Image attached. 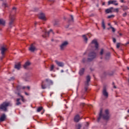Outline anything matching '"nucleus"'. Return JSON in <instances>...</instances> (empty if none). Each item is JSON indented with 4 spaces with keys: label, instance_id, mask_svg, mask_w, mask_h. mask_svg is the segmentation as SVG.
<instances>
[{
    "label": "nucleus",
    "instance_id": "c756f323",
    "mask_svg": "<svg viewBox=\"0 0 129 129\" xmlns=\"http://www.w3.org/2000/svg\"><path fill=\"white\" fill-rule=\"evenodd\" d=\"M112 12H114L115 13H118L119 9H118V8H116V9H113V8Z\"/></svg>",
    "mask_w": 129,
    "mask_h": 129
},
{
    "label": "nucleus",
    "instance_id": "a878e982",
    "mask_svg": "<svg viewBox=\"0 0 129 129\" xmlns=\"http://www.w3.org/2000/svg\"><path fill=\"white\" fill-rule=\"evenodd\" d=\"M5 24H6V21H5L3 19H0V25H2L3 26H5Z\"/></svg>",
    "mask_w": 129,
    "mask_h": 129
},
{
    "label": "nucleus",
    "instance_id": "0e129e2a",
    "mask_svg": "<svg viewBox=\"0 0 129 129\" xmlns=\"http://www.w3.org/2000/svg\"><path fill=\"white\" fill-rule=\"evenodd\" d=\"M102 5L103 6H104L105 5V3H103Z\"/></svg>",
    "mask_w": 129,
    "mask_h": 129
},
{
    "label": "nucleus",
    "instance_id": "4d7b16f0",
    "mask_svg": "<svg viewBox=\"0 0 129 129\" xmlns=\"http://www.w3.org/2000/svg\"><path fill=\"white\" fill-rule=\"evenodd\" d=\"M66 28L67 29H68V28H69V25H67V26H66Z\"/></svg>",
    "mask_w": 129,
    "mask_h": 129
},
{
    "label": "nucleus",
    "instance_id": "f03ea898",
    "mask_svg": "<svg viewBox=\"0 0 129 129\" xmlns=\"http://www.w3.org/2000/svg\"><path fill=\"white\" fill-rule=\"evenodd\" d=\"M8 106H12V103L11 102H4L0 105V109L3 111H7Z\"/></svg>",
    "mask_w": 129,
    "mask_h": 129
},
{
    "label": "nucleus",
    "instance_id": "13d9d810",
    "mask_svg": "<svg viewBox=\"0 0 129 129\" xmlns=\"http://www.w3.org/2000/svg\"><path fill=\"white\" fill-rule=\"evenodd\" d=\"M34 11V12H36V11H38V9L35 8Z\"/></svg>",
    "mask_w": 129,
    "mask_h": 129
},
{
    "label": "nucleus",
    "instance_id": "6e6d98bb",
    "mask_svg": "<svg viewBox=\"0 0 129 129\" xmlns=\"http://www.w3.org/2000/svg\"><path fill=\"white\" fill-rule=\"evenodd\" d=\"M59 118H60V120H62V119H63V118L61 116L59 117Z\"/></svg>",
    "mask_w": 129,
    "mask_h": 129
},
{
    "label": "nucleus",
    "instance_id": "8fccbe9b",
    "mask_svg": "<svg viewBox=\"0 0 129 129\" xmlns=\"http://www.w3.org/2000/svg\"><path fill=\"white\" fill-rule=\"evenodd\" d=\"M45 81H46V82H49V79H46L45 80Z\"/></svg>",
    "mask_w": 129,
    "mask_h": 129
},
{
    "label": "nucleus",
    "instance_id": "7c9ffc66",
    "mask_svg": "<svg viewBox=\"0 0 129 129\" xmlns=\"http://www.w3.org/2000/svg\"><path fill=\"white\" fill-rule=\"evenodd\" d=\"M54 64H51L50 68V71H53V70H54Z\"/></svg>",
    "mask_w": 129,
    "mask_h": 129
},
{
    "label": "nucleus",
    "instance_id": "7ed1b4c3",
    "mask_svg": "<svg viewBox=\"0 0 129 129\" xmlns=\"http://www.w3.org/2000/svg\"><path fill=\"white\" fill-rule=\"evenodd\" d=\"M7 50V45H4L1 47L0 51H1V54L2 55L1 57V60H3L5 58V54H6V51Z\"/></svg>",
    "mask_w": 129,
    "mask_h": 129
},
{
    "label": "nucleus",
    "instance_id": "423d86ee",
    "mask_svg": "<svg viewBox=\"0 0 129 129\" xmlns=\"http://www.w3.org/2000/svg\"><path fill=\"white\" fill-rule=\"evenodd\" d=\"M9 18L10 21L9 23V27L10 28V29H11V28H13L14 26V22H15V16L10 14Z\"/></svg>",
    "mask_w": 129,
    "mask_h": 129
},
{
    "label": "nucleus",
    "instance_id": "72a5a7b5",
    "mask_svg": "<svg viewBox=\"0 0 129 129\" xmlns=\"http://www.w3.org/2000/svg\"><path fill=\"white\" fill-rule=\"evenodd\" d=\"M71 18L72 19L71 20H69V22H73L74 20V18H73V15H71Z\"/></svg>",
    "mask_w": 129,
    "mask_h": 129
},
{
    "label": "nucleus",
    "instance_id": "e433bc0d",
    "mask_svg": "<svg viewBox=\"0 0 129 129\" xmlns=\"http://www.w3.org/2000/svg\"><path fill=\"white\" fill-rule=\"evenodd\" d=\"M128 8L126 6H125L123 8V11H126V10H128Z\"/></svg>",
    "mask_w": 129,
    "mask_h": 129
},
{
    "label": "nucleus",
    "instance_id": "3c124183",
    "mask_svg": "<svg viewBox=\"0 0 129 129\" xmlns=\"http://www.w3.org/2000/svg\"><path fill=\"white\" fill-rule=\"evenodd\" d=\"M108 75L111 76V75H113V73H112L111 74L108 73Z\"/></svg>",
    "mask_w": 129,
    "mask_h": 129
},
{
    "label": "nucleus",
    "instance_id": "5701e85b",
    "mask_svg": "<svg viewBox=\"0 0 129 129\" xmlns=\"http://www.w3.org/2000/svg\"><path fill=\"white\" fill-rule=\"evenodd\" d=\"M76 129H80L82 127V125L80 123L76 124L75 125Z\"/></svg>",
    "mask_w": 129,
    "mask_h": 129
},
{
    "label": "nucleus",
    "instance_id": "f8f14e48",
    "mask_svg": "<svg viewBox=\"0 0 129 129\" xmlns=\"http://www.w3.org/2000/svg\"><path fill=\"white\" fill-rule=\"evenodd\" d=\"M38 18L40 20H42V21H46V16L45 14L43 13H41L38 15Z\"/></svg>",
    "mask_w": 129,
    "mask_h": 129
},
{
    "label": "nucleus",
    "instance_id": "4468645a",
    "mask_svg": "<svg viewBox=\"0 0 129 129\" xmlns=\"http://www.w3.org/2000/svg\"><path fill=\"white\" fill-rule=\"evenodd\" d=\"M55 62L58 66V67H64V62L59 61L57 60H55Z\"/></svg>",
    "mask_w": 129,
    "mask_h": 129
},
{
    "label": "nucleus",
    "instance_id": "052dcab7",
    "mask_svg": "<svg viewBox=\"0 0 129 129\" xmlns=\"http://www.w3.org/2000/svg\"><path fill=\"white\" fill-rule=\"evenodd\" d=\"M49 2H54V1H55V0H48Z\"/></svg>",
    "mask_w": 129,
    "mask_h": 129
},
{
    "label": "nucleus",
    "instance_id": "09e8293b",
    "mask_svg": "<svg viewBox=\"0 0 129 129\" xmlns=\"http://www.w3.org/2000/svg\"><path fill=\"white\" fill-rule=\"evenodd\" d=\"M13 11L14 10L16 11V10H17V8L16 7H13Z\"/></svg>",
    "mask_w": 129,
    "mask_h": 129
},
{
    "label": "nucleus",
    "instance_id": "79ce46f5",
    "mask_svg": "<svg viewBox=\"0 0 129 129\" xmlns=\"http://www.w3.org/2000/svg\"><path fill=\"white\" fill-rule=\"evenodd\" d=\"M86 61V58H83V60H82V62L83 63H85Z\"/></svg>",
    "mask_w": 129,
    "mask_h": 129
},
{
    "label": "nucleus",
    "instance_id": "39448f33",
    "mask_svg": "<svg viewBox=\"0 0 129 129\" xmlns=\"http://www.w3.org/2000/svg\"><path fill=\"white\" fill-rule=\"evenodd\" d=\"M90 46L91 47H92V46H94L95 48V50H98V48L99 47V44H98V42H97V39H93L91 43L90 44Z\"/></svg>",
    "mask_w": 129,
    "mask_h": 129
},
{
    "label": "nucleus",
    "instance_id": "ea45409f",
    "mask_svg": "<svg viewBox=\"0 0 129 129\" xmlns=\"http://www.w3.org/2000/svg\"><path fill=\"white\" fill-rule=\"evenodd\" d=\"M86 35L87 37H89V38H91V34H87Z\"/></svg>",
    "mask_w": 129,
    "mask_h": 129
},
{
    "label": "nucleus",
    "instance_id": "603ef678",
    "mask_svg": "<svg viewBox=\"0 0 129 129\" xmlns=\"http://www.w3.org/2000/svg\"><path fill=\"white\" fill-rule=\"evenodd\" d=\"M11 80H15V78L14 77H12L11 78Z\"/></svg>",
    "mask_w": 129,
    "mask_h": 129
},
{
    "label": "nucleus",
    "instance_id": "9d476101",
    "mask_svg": "<svg viewBox=\"0 0 129 129\" xmlns=\"http://www.w3.org/2000/svg\"><path fill=\"white\" fill-rule=\"evenodd\" d=\"M29 50L30 52H35V51H37L38 49L34 44H31L29 48Z\"/></svg>",
    "mask_w": 129,
    "mask_h": 129
},
{
    "label": "nucleus",
    "instance_id": "de8ad7c7",
    "mask_svg": "<svg viewBox=\"0 0 129 129\" xmlns=\"http://www.w3.org/2000/svg\"><path fill=\"white\" fill-rule=\"evenodd\" d=\"M88 125H89V123L87 122L86 124V126H88Z\"/></svg>",
    "mask_w": 129,
    "mask_h": 129
},
{
    "label": "nucleus",
    "instance_id": "6e6552de",
    "mask_svg": "<svg viewBox=\"0 0 129 129\" xmlns=\"http://www.w3.org/2000/svg\"><path fill=\"white\" fill-rule=\"evenodd\" d=\"M69 44V43L67 41L63 42L59 46L60 50H61V51H64V50H65V48L68 46Z\"/></svg>",
    "mask_w": 129,
    "mask_h": 129
},
{
    "label": "nucleus",
    "instance_id": "e2e57ef3",
    "mask_svg": "<svg viewBox=\"0 0 129 129\" xmlns=\"http://www.w3.org/2000/svg\"><path fill=\"white\" fill-rule=\"evenodd\" d=\"M108 26H110V27L111 26L110 25V23H108Z\"/></svg>",
    "mask_w": 129,
    "mask_h": 129
},
{
    "label": "nucleus",
    "instance_id": "9b49d317",
    "mask_svg": "<svg viewBox=\"0 0 129 129\" xmlns=\"http://www.w3.org/2000/svg\"><path fill=\"white\" fill-rule=\"evenodd\" d=\"M114 5V6H118V3H117V1L115 0H110L108 2V5Z\"/></svg>",
    "mask_w": 129,
    "mask_h": 129
},
{
    "label": "nucleus",
    "instance_id": "412c9836",
    "mask_svg": "<svg viewBox=\"0 0 129 129\" xmlns=\"http://www.w3.org/2000/svg\"><path fill=\"white\" fill-rule=\"evenodd\" d=\"M6 119V114H3L0 117V121H5Z\"/></svg>",
    "mask_w": 129,
    "mask_h": 129
},
{
    "label": "nucleus",
    "instance_id": "bb28decb",
    "mask_svg": "<svg viewBox=\"0 0 129 129\" xmlns=\"http://www.w3.org/2000/svg\"><path fill=\"white\" fill-rule=\"evenodd\" d=\"M20 100H21L20 98L17 99L16 105H21V104H22V103L20 102Z\"/></svg>",
    "mask_w": 129,
    "mask_h": 129
},
{
    "label": "nucleus",
    "instance_id": "f257e3e1",
    "mask_svg": "<svg viewBox=\"0 0 129 129\" xmlns=\"http://www.w3.org/2000/svg\"><path fill=\"white\" fill-rule=\"evenodd\" d=\"M102 117L103 119L107 120L109 118V111L108 109H106L105 110V114H102V109H101L100 111L99 116L98 117L97 121L99 122L100 118Z\"/></svg>",
    "mask_w": 129,
    "mask_h": 129
},
{
    "label": "nucleus",
    "instance_id": "58836bf2",
    "mask_svg": "<svg viewBox=\"0 0 129 129\" xmlns=\"http://www.w3.org/2000/svg\"><path fill=\"white\" fill-rule=\"evenodd\" d=\"M114 15H110L108 16L107 18L110 19V18H114Z\"/></svg>",
    "mask_w": 129,
    "mask_h": 129
},
{
    "label": "nucleus",
    "instance_id": "c85d7f7f",
    "mask_svg": "<svg viewBox=\"0 0 129 129\" xmlns=\"http://www.w3.org/2000/svg\"><path fill=\"white\" fill-rule=\"evenodd\" d=\"M42 109H43V107H38L37 110V112H40V111H41V110H42Z\"/></svg>",
    "mask_w": 129,
    "mask_h": 129
},
{
    "label": "nucleus",
    "instance_id": "a19ab883",
    "mask_svg": "<svg viewBox=\"0 0 129 129\" xmlns=\"http://www.w3.org/2000/svg\"><path fill=\"white\" fill-rule=\"evenodd\" d=\"M113 43L116 42V39L115 38H113Z\"/></svg>",
    "mask_w": 129,
    "mask_h": 129
},
{
    "label": "nucleus",
    "instance_id": "c03bdc74",
    "mask_svg": "<svg viewBox=\"0 0 129 129\" xmlns=\"http://www.w3.org/2000/svg\"><path fill=\"white\" fill-rule=\"evenodd\" d=\"M126 15H127L126 13H124L123 14V17H126Z\"/></svg>",
    "mask_w": 129,
    "mask_h": 129
},
{
    "label": "nucleus",
    "instance_id": "c9c22d12",
    "mask_svg": "<svg viewBox=\"0 0 129 129\" xmlns=\"http://www.w3.org/2000/svg\"><path fill=\"white\" fill-rule=\"evenodd\" d=\"M110 29H112V32H115V29H114V28L112 27V26H110Z\"/></svg>",
    "mask_w": 129,
    "mask_h": 129
},
{
    "label": "nucleus",
    "instance_id": "a211bd4d",
    "mask_svg": "<svg viewBox=\"0 0 129 129\" xmlns=\"http://www.w3.org/2000/svg\"><path fill=\"white\" fill-rule=\"evenodd\" d=\"M112 10H113V8L111 7L109 9H106L105 10V12H106V14H110V13H112Z\"/></svg>",
    "mask_w": 129,
    "mask_h": 129
},
{
    "label": "nucleus",
    "instance_id": "b1692460",
    "mask_svg": "<svg viewBox=\"0 0 129 129\" xmlns=\"http://www.w3.org/2000/svg\"><path fill=\"white\" fill-rule=\"evenodd\" d=\"M17 90H21V89H26V86L22 87L21 86H18L17 87Z\"/></svg>",
    "mask_w": 129,
    "mask_h": 129
},
{
    "label": "nucleus",
    "instance_id": "cd10ccee",
    "mask_svg": "<svg viewBox=\"0 0 129 129\" xmlns=\"http://www.w3.org/2000/svg\"><path fill=\"white\" fill-rule=\"evenodd\" d=\"M102 27L104 30H105V23H104V20H102Z\"/></svg>",
    "mask_w": 129,
    "mask_h": 129
},
{
    "label": "nucleus",
    "instance_id": "1a4fd4ad",
    "mask_svg": "<svg viewBox=\"0 0 129 129\" xmlns=\"http://www.w3.org/2000/svg\"><path fill=\"white\" fill-rule=\"evenodd\" d=\"M51 32H52V34L54 35V32H53V30L52 29H50V31L47 32V30L45 29L43 31L44 34L42 35V37H43V38H46V37H49V34H50V33H51Z\"/></svg>",
    "mask_w": 129,
    "mask_h": 129
},
{
    "label": "nucleus",
    "instance_id": "37998d69",
    "mask_svg": "<svg viewBox=\"0 0 129 129\" xmlns=\"http://www.w3.org/2000/svg\"><path fill=\"white\" fill-rule=\"evenodd\" d=\"M84 105H85V103H81V106H84Z\"/></svg>",
    "mask_w": 129,
    "mask_h": 129
},
{
    "label": "nucleus",
    "instance_id": "f704fd0d",
    "mask_svg": "<svg viewBox=\"0 0 129 129\" xmlns=\"http://www.w3.org/2000/svg\"><path fill=\"white\" fill-rule=\"evenodd\" d=\"M119 47H120V43H117L116 44V48H117V49H118V48H119Z\"/></svg>",
    "mask_w": 129,
    "mask_h": 129
},
{
    "label": "nucleus",
    "instance_id": "4c0bfd02",
    "mask_svg": "<svg viewBox=\"0 0 129 129\" xmlns=\"http://www.w3.org/2000/svg\"><path fill=\"white\" fill-rule=\"evenodd\" d=\"M3 6L5 7V8H7V7H8V4H7L6 3H3Z\"/></svg>",
    "mask_w": 129,
    "mask_h": 129
},
{
    "label": "nucleus",
    "instance_id": "2f4dec72",
    "mask_svg": "<svg viewBox=\"0 0 129 129\" xmlns=\"http://www.w3.org/2000/svg\"><path fill=\"white\" fill-rule=\"evenodd\" d=\"M104 52V50L103 49H101V51L100 52V55H103V53Z\"/></svg>",
    "mask_w": 129,
    "mask_h": 129
},
{
    "label": "nucleus",
    "instance_id": "6ab92c4d",
    "mask_svg": "<svg viewBox=\"0 0 129 129\" xmlns=\"http://www.w3.org/2000/svg\"><path fill=\"white\" fill-rule=\"evenodd\" d=\"M31 65V62L29 61H27L25 63V64L23 66L24 69H27L28 68V66H30Z\"/></svg>",
    "mask_w": 129,
    "mask_h": 129
},
{
    "label": "nucleus",
    "instance_id": "0eeeda50",
    "mask_svg": "<svg viewBox=\"0 0 129 129\" xmlns=\"http://www.w3.org/2000/svg\"><path fill=\"white\" fill-rule=\"evenodd\" d=\"M89 57L88 61L90 62L91 61H92L93 59H95V58H96V53L94 52H90L89 54Z\"/></svg>",
    "mask_w": 129,
    "mask_h": 129
},
{
    "label": "nucleus",
    "instance_id": "f3484780",
    "mask_svg": "<svg viewBox=\"0 0 129 129\" xmlns=\"http://www.w3.org/2000/svg\"><path fill=\"white\" fill-rule=\"evenodd\" d=\"M15 69H17V70H20L21 69V62H18L15 65Z\"/></svg>",
    "mask_w": 129,
    "mask_h": 129
},
{
    "label": "nucleus",
    "instance_id": "20e7f679",
    "mask_svg": "<svg viewBox=\"0 0 129 129\" xmlns=\"http://www.w3.org/2000/svg\"><path fill=\"white\" fill-rule=\"evenodd\" d=\"M86 81L85 82V92H87V90L88 89V86H89V82L90 81L91 78L90 76H87L86 78Z\"/></svg>",
    "mask_w": 129,
    "mask_h": 129
},
{
    "label": "nucleus",
    "instance_id": "bf43d9fd",
    "mask_svg": "<svg viewBox=\"0 0 129 129\" xmlns=\"http://www.w3.org/2000/svg\"><path fill=\"white\" fill-rule=\"evenodd\" d=\"M60 72H61V73H63V72H64V71H63V70H61V71H60Z\"/></svg>",
    "mask_w": 129,
    "mask_h": 129
},
{
    "label": "nucleus",
    "instance_id": "4be33fe9",
    "mask_svg": "<svg viewBox=\"0 0 129 129\" xmlns=\"http://www.w3.org/2000/svg\"><path fill=\"white\" fill-rule=\"evenodd\" d=\"M110 58V52H107L106 53L105 59L106 60H109Z\"/></svg>",
    "mask_w": 129,
    "mask_h": 129
},
{
    "label": "nucleus",
    "instance_id": "69168bd1",
    "mask_svg": "<svg viewBox=\"0 0 129 129\" xmlns=\"http://www.w3.org/2000/svg\"><path fill=\"white\" fill-rule=\"evenodd\" d=\"M113 88H116V86H115L114 85Z\"/></svg>",
    "mask_w": 129,
    "mask_h": 129
},
{
    "label": "nucleus",
    "instance_id": "393cba45",
    "mask_svg": "<svg viewBox=\"0 0 129 129\" xmlns=\"http://www.w3.org/2000/svg\"><path fill=\"white\" fill-rule=\"evenodd\" d=\"M82 37L85 43H87V41H88V38H87V36H86V35H83Z\"/></svg>",
    "mask_w": 129,
    "mask_h": 129
},
{
    "label": "nucleus",
    "instance_id": "2eb2a0df",
    "mask_svg": "<svg viewBox=\"0 0 129 129\" xmlns=\"http://www.w3.org/2000/svg\"><path fill=\"white\" fill-rule=\"evenodd\" d=\"M80 119H81V118H80L79 115H76L74 118V121L75 122H78Z\"/></svg>",
    "mask_w": 129,
    "mask_h": 129
},
{
    "label": "nucleus",
    "instance_id": "338daca9",
    "mask_svg": "<svg viewBox=\"0 0 129 129\" xmlns=\"http://www.w3.org/2000/svg\"><path fill=\"white\" fill-rule=\"evenodd\" d=\"M89 107H92V105H90L89 106Z\"/></svg>",
    "mask_w": 129,
    "mask_h": 129
},
{
    "label": "nucleus",
    "instance_id": "aec40b11",
    "mask_svg": "<svg viewBox=\"0 0 129 129\" xmlns=\"http://www.w3.org/2000/svg\"><path fill=\"white\" fill-rule=\"evenodd\" d=\"M41 88L42 89H46V88H47V84L45 83L44 81L42 82Z\"/></svg>",
    "mask_w": 129,
    "mask_h": 129
},
{
    "label": "nucleus",
    "instance_id": "ddd939ff",
    "mask_svg": "<svg viewBox=\"0 0 129 129\" xmlns=\"http://www.w3.org/2000/svg\"><path fill=\"white\" fill-rule=\"evenodd\" d=\"M102 94L106 98H107V97H108V93L107 92V91H106V88H103Z\"/></svg>",
    "mask_w": 129,
    "mask_h": 129
},
{
    "label": "nucleus",
    "instance_id": "680f3d73",
    "mask_svg": "<svg viewBox=\"0 0 129 129\" xmlns=\"http://www.w3.org/2000/svg\"><path fill=\"white\" fill-rule=\"evenodd\" d=\"M27 88L28 89H30V86H27Z\"/></svg>",
    "mask_w": 129,
    "mask_h": 129
},
{
    "label": "nucleus",
    "instance_id": "a18cd8bd",
    "mask_svg": "<svg viewBox=\"0 0 129 129\" xmlns=\"http://www.w3.org/2000/svg\"><path fill=\"white\" fill-rule=\"evenodd\" d=\"M120 3H125V2H124V0H120Z\"/></svg>",
    "mask_w": 129,
    "mask_h": 129
},
{
    "label": "nucleus",
    "instance_id": "774afa93",
    "mask_svg": "<svg viewBox=\"0 0 129 129\" xmlns=\"http://www.w3.org/2000/svg\"><path fill=\"white\" fill-rule=\"evenodd\" d=\"M127 70H129V67H127Z\"/></svg>",
    "mask_w": 129,
    "mask_h": 129
},
{
    "label": "nucleus",
    "instance_id": "dca6fc26",
    "mask_svg": "<svg viewBox=\"0 0 129 129\" xmlns=\"http://www.w3.org/2000/svg\"><path fill=\"white\" fill-rule=\"evenodd\" d=\"M85 71V69L84 68H82L80 70L79 74L80 76H82L83 74H84V72Z\"/></svg>",
    "mask_w": 129,
    "mask_h": 129
},
{
    "label": "nucleus",
    "instance_id": "864d4df0",
    "mask_svg": "<svg viewBox=\"0 0 129 129\" xmlns=\"http://www.w3.org/2000/svg\"><path fill=\"white\" fill-rule=\"evenodd\" d=\"M17 94L20 97L22 96V95H21V94L20 93H17Z\"/></svg>",
    "mask_w": 129,
    "mask_h": 129
},
{
    "label": "nucleus",
    "instance_id": "473e14b6",
    "mask_svg": "<svg viewBox=\"0 0 129 129\" xmlns=\"http://www.w3.org/2000/svg\"><path fill=\"white\" fill-rule=\"evenodd\" d=\"M20 97H21V100H22V101H23V102H25V101H26V100L24 98V96H20Z\"/></svg>",
    "mask_w": 129,
    "mask_h": 129
},
{
    "label": "nucleus",
    "instance_id": "49530a36",
    "mask_svg": "<svg viewBox=\"0 0 129 129\" xmlns=\"http://www.w3.org/2000/svg\"><path fill=\"white\" fill-rule=\"evenodd\" d=\"M126 45H129V41L127 42L125 44V46H126Z\"/></svg>",
    "mask_w": 129,
    "mask_h": 129
},
{
    "label": "nucleus",
    "instance_id": "5fc2aeb1",
    "mask_svg": "<svg viewBox=\"0 0 129 129\" xmlns=\"http://www.w3.org/2000/svg\"><path fill=\"white\" fill-rule=\"evenodd\" d=\"M25 94L26 95H29V94L28 93L26 92H25Z\"/></svg>",
    "mask_w": 129,
    "mask_h": 129
}]
</instances>
